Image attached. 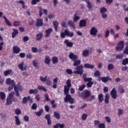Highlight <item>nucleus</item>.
I'll return each instance as SVG.
<instances>
[{
    "label": "nucleus",
    "mask_w": 128,
    "mask_h": 128,
    "mask_svg": "<svg viewBox=\"0 0 128 128\" xmlns=\"http://www.w3.org/2000/svg\"><path fill=\"white\" fill-rule=\"evenodd\" d=\"M67 85L64 86V94L66 96L64 98V102H69L72 104L74 102V99L72 98L70 94H68L70 92V88L72 86V80L70 79H68L66 82Z\"/></svg>",
    "instance_id": "nucleus-1"
},
{
    "label": "nucleus",
    "mask_w": 128,
    "mask_h": 128,
    "mask_svg": "<svg viewBox=\"0 0 128 128\" xmlns=\"http://www.w3.org/2000/svg\"><path fill=\"white\" fill-rule=\"evenodd\" d=\"M82 62L80 60H76L74 62V66H76L75 68L76 71H74V74H80V76H82L84 74V65H80Z\"/></svg>",
    "instance_id": "nucleus-2"
},
{
    "label": "nucleus",
    "mask_w": 128,
    "mask_h": 128,
    "mask_svg": "<svg viewBox=\"0 0 128 128\" xmlns=\"http://www.w3.org/2000/svg\"><path fill=\"white\" fill-rule=\"evenodd\" d=\"M84 80V82H88L86 84V86L87 88H92V84H94V82H92V78H87L86 77L88 76V74L84 73L82 75Z\"/></svg>",
    "instance_id": "nucleus-3"
},
{
    "label": "nucleus",
    "mask_w": 128,
    "mask_h": 128,
    "mask_svg": "<svg viewBox=\"0 0 128 128\" xmlns=\"http://www.w3.org/2000/svg\"><path fill=\"white\" fill-rule=\"evenodd\" d=\"M78 96L79 98H82V100H86V98H88L90 96V92L88 90H86V91L82 92H78Z\"/></svg>",
    "instance_id": "nucleus-4"
},
{
    "label": "nucleus",
    "mask_w": 128,
    "mask_h": 128,
    "mask_svg": "<svg viewBox=\"0 0 128 128\" xmlns=\"http://www.w3.org/2000/svg\"><path fill=\"white\" fill-rule=\"evenodd\" d=\"M66 36H69V38H72L74 36V34L72 32L68 31V30H65L64 32H62L60 33L61 38H66Z\"/></svg>",
    "instance_id": "nucleus-5"
},
{
    "label": "nucleus",
    "mask_w": 128,
    "mask_h": 128,
    "mask_svg": "<svg viewBox=\"0 0 128 128\" xmlns=\"http://www.w3.org/2000/svg\"><path fill=\"white\" fill-rule=\"evenodd\" d=\"M117 46L116 47V50L117 52H122L124 48V42L121 40L120 41L118 44Z\"/></svg>",
    "instance_id": "nucleus-6"
},
{
    "label": "nucleus",
    "mask_w": 128,
    "mask_h": 128,
    "mask_svg": "<svg viewBox=\"0 0 128 128\" xmlns=\"http://www.w3.org/2000/svg\"><path fill=\"white\" fill-rule=\"evenodd\" d=\"M110 94L114 100H116L118 98V94H116V88H114L110 92Z\"/></svg>",
    "instance_id": "nucleus-7"
},
{
    "label": "nucleus",
    "mask_w": 128,
    "mask_h": 128,
    "mask_svg": "<svg viewBox=\"0 0 128 128\" xmlns=\"http://www.w3.org/2000/svg\"><path fill=\"white\" fill-rule=\"evenodd\" d=\"M100 78L102 82H104V84H106L108 80H110L112 82V78H110V76H104V77H100Z\"/></svg>",
    "instance_id": "nucleus-8"
},
{
    "label": "nucleus",
    "mask_w": 128,
    "mask_h": 128,
    "mask_svg": "<svg viewBox=\"0 0 128 128\" xmlns=\"http://www.w3.org/2000/svg\"><path fill=\"white\" fill-rule=\"evenodd\" d=\"M36 28H38V26H44V21L42 18L36 19V22L35 24Z\"/></svg>",
    "instance_id": "nucleus-9"
},
{
    "label": "nucleus",
    "mask_w": 128,
    "mask_h": 128,
    "mask_svg": "<svg viewBox=\"0 0 128 128\" xmlns=\"http://www.w3.org/2000/svg\"><path fill=\"white\" fill-rule=\"evenodd\" d=\"M68 58H70V60H72L74 62L75 60H76L78 58V56L74 54L73 52H71L69 54Z\"/></svg>",
    "instance_id": "nucleus-10"
},
{
    "label": "nucleus",
    "mask_w": 128,
    "mask_h": 128,
    "mask_svg": "<svg viewBox=\"0 0 128 128\" xmlns=\"http://www.w3.org/2000/svg\"><path fill=\"white\" fill-rule=\"evenodd\" d=\"M90 34L91 36H96V34H98V29L96 28L93 27L92 28L90 31Z\"/></svg>",
    "instance_id": "nucleus-11"
},
{
    "label": "nucleus",
    "mask_w": 128,
    "mask_h": 128,
    "mask_svg": "<svg viewBox=\"0 0 128 128\" xmlns=\"http://www.w3.org/2000/svg\"><path fill=\"white\" fill-rule=\"evenodd\" d=\"M80 28H84L86 26V20H82L80 21L79 22Z\"/></svg>",
    "instance_id": "nucleus-12"
},
{
    "label": "nucleus",
    "mask_w": 128,
    "mask_h": 128,
    "mask_svg": "<svg viewBox=\"0 0 128 128\" xmlns=\"http://www.w3.org/2000/svg\"><path fill=\"white\" fill-rule=\"evenodd\" d=\"M18 68L22 70V72H24V70H26L28 68L27 66H25L24 68V62H22L18 66Z\"/></svg>",
    "instance_id": "nucleus-13"
},
{
    "label": "nucleus",
    "mask_w": 128,
    "mask_h": 128,
    "mask_svg": "<svg viewBox=\"0 0 128 128\" xmlns=\"http://www.w3.org/2000/svg\"><path fill=\"white\" fill-rule=\"evenodd\" d=\"M64 44H66V46L68 48H72V46H74V43H72V42H70V40H66L64 41Z\"/></svg>",
    "instance_id": "nucleus-14"
},
{
    "label": "nucleus",
    "mask_w": 128,
    "mask_h": 128,
    "mask_svg": "<svg viewBox=\"0 0 128 128\" xmlns=\"http://www.w3.org/2000/svg\"><path fill=\"white\" fill-rule=\"evenodd\" d=\"M13 52L14 54H20V48L18 46H14L13 47Z\"/></svg>",
    "instance_id": "nucleus-15"
},
{
    "label": "nucleus",
    "mask_w": 128,
    "mask_h": 128,
    "mask_svg": "<svg viewBox=\"0 0 128 128\" xmlns=\"http://www.w3.org/2000/svg\"><path fill=\"white\" fill-rule=\"evenodd\" d=\"M6 84L8 86H10V84H11V86H15L16 84L14 83V80H12L10 78L6 80Z\"/></svg>",
    "instance_id": "nucleus-16"
},
{
    "label": "nucleus",
    "mask_w": 128,
    "mask_h": 128,
    "mask_svg": "<svg viewBox=\"0 0 128 128\" xmlns=\"http://www.w3.org/2000/svg\"><path fill=\"white\" fill-rule=\"evenodd\" d=\"M52 32V28H50L48 29H47L46 30L45 32H46V35L45 36L46 38H48L50 36V34Z\"/></svg>",
    "instance_id": "nucleus-17"
},
{
    "label": "nucleus",
    "mask_w": 128,
    "mask_h": 128,
    "mask_svg": "<svg viewBox=\"0 0 128 128\" xmlns=\"http://www.w3.org/2000/svg\"><path fill=\"white\" fill-rule=\"evenodd\" d=\"M64 128V124H60L58 122L53 126V128Z\"/></svg>",
    "instance_id": "nucleus-18"
},
{
    "label": "nucleus",
    "mask_w": 128,
    "mask_h": 128,
    "mask_svg": "<svg viewBox=\"0 0 128 128\" xmlns=\"http://www.w3.org/2000/svg\"><path fill=\"white\" fill-rule=\"evenodd\" d=\"M98 101L99 104H102V102H104V94H102L98 95Z\"/></svg>",
    "instance_id": "nucleus-19"
},
{
    "label": "nucleus",
    "mask_w": 128,
    "mask_h": 128,
    "mask_svg": "<svg viewBox=\"0 0 128 128\" xmlns=\"http://www.w3.org/2000/svg\"><path fill=\"white\" fill-rule=\"evenodd\" d=\"M84 67L86 68H90V70H92V68H94V65L90 64H84Z\"/></svg>",
    "instance_id": "nucleus-20"
},
{
    "label": "nucleus",
    "mask_w": 128,
    "mask_h": 128,
    "mask_svg": "<svg viewBox=\"0 0 128 128\" xmlns=\"http://www.w3.org/2000/svg\"><path fill=\"white\" fill-rule=\"evenodd\" d=\"M88 54H90V50H84L82 52V55L84 58H86V56H88Z\"/></svg>",
    "instance_id": "nucleus-21"
},
{
    "label": "nucleus",
    "mask_w": 128,
    "mask_h": 128,
    "mask_svg": "<svg viewBox=\"0 0 128 128\" xmlns=\"http://www.w3.org/2000/svg\"><path fill=\"white\" fill-rule=\"evenodd\" d=\"M13 30L14 32L12 34V38H14L17 34H18V31L16 29H13Z\"/></svg>",
    "instance_id": "nucleus-22"
},
{
    "label": "nucleus",
    "mask_w": 128,
    "mask_h": 128,
    "mask_svg": "<svg viewBox=\"0 0 128 128\" xmlns=\"http://www.w3.org/2000/svg\"><path fill=\"white\" fill-rule=\"evenodd\" d=\"M38 92V90L36 88L31 89L29 90V94H37Z\"/></svg>",
    "instance_id": "nucleus-23"
},
{
    "label": "nucleus",
    "mask_w": 128,
    "mask_h": 128,
    "mask_svg": "<svg viewBox=\"0 0 128 128\" xmlns=\"http://www.w3.org/2000/svg\"><path fill=\"white\" fill-rule=\"evenodd\" d=\"M2 18H4V22H5L7 26H12V23H10V20H8V18H6V16H3Z\"/></svg>",
    "instance_id": "nucleus-24"
},
{
    "label": "nucleus",
    "mask_w": 128,
    "mask_h": 128,
    "mask_svg": "<svg viewBox=\"0 0 128 128\" xmlns=\"http://www.w3.org/2000/svg\"><path fill=\"white\" fill-rule=\"evenodd\" d=\"M105 104H108L110 103V94H107L105 95V99L104 100Z\"/></svg>",
    "instance_id": "nucleus-25"
},
{
    "label": "nucleus",
    "mask_w": 128,
    "mask_h": 128,
    "mask_svg": "<svg viewBox=\"0 0 128 128\" xmlns=\"http://www.w3.org/2000/svg\"><path fill=\"white\" fill-rule=\"evenodd\" d=\"M53 116L56 120L60 118V114L58 112H54Z\"/></svg>",
    "instance_id": "nucleus-26"
},
{
    "label": "nucleus",
    "mask_w": 128,
    "mask_h": 128,
    "mask_svg": "<svg viewBox=\"0 0 128 128\" xmlns=\"http://www.w3.org/2000/svg\"><path fill=\"white\" fill-rule=\"evenodd\" d=\"M86 2L87 4V7L88 10H92V3L88 0L86 1Z\"/></svg>",
    "instance_id": "nucleus-27"
},
{
    "label": "nucleus",
    "mask_w": 128,
    "mask_h": 128,
    "mask_svg": "<svg viewBox=\"0 0 128 128\" xmlns=\"http://www.w3.org/2000/svg\"><path fill=\"white\" fill-rule=\"evenodd\" d=\"M44 62L46 64H50V56H46L45 58Z\"/></svg>",
    "instance_id": "nucleus-28"
},
{
    "label": "nucleus",
    "mask_w": 128,
    "mask_h": 128,
    "mask_svg": "<svg viewBox=\"0 0 128 128\" xmlns=\"http://www.w3.org/2000/svg\"><path fill=\"white\" fill-rule=\"evenodd\" d=\"M42 36H43V34H42V32L36 35V40L39 42V40H42Z\"/></svg>",
    "instance_id": "nucleus-29"
},
{
    "label": "nucleus",
    "mask_w": 128,
    "mask_h": 128,
    "mask_svg": "<svg viewBox=\"0 0 128 128\" xmlns=\"http://www.w3.org/2000/svg\"><path fill=\"white\" fill-rule=\"evenodd\" d=\"M52 62L54 64H58V58L56 56H54L52 58Z\"/></svg>",
    "instance_id": "nucleus-30"
},
{
    "label": "nucleus",
    "mask_w": 128,
    "mask_h": 128,
    "mask_svg": "<svg viewBox=\"0 0 128 128\" xmlns=\"http://www.w3.org/2000/svg\"><path fill=\"white\" fill-rule=\"evenodd\" d=\"M14 118L16 124H17V126H20V120L18 116H15Z\"/></svg>",
    "instance_id": "nucleus-31"
},
{
    "label": "nucleus",
    "mask_w": 128,
    "mask_h": 128,
    "mask_svg": "<svg viewBox=\"0 0 128 128\" xmlns=\"http://www.w3.org/2000/svg\"><path fill=\"white\" fill-rule=\"evenodd\" d=\"M53 24L54 28H55V30L56 32L58 30V21H54Z\"/></svg>",
    "instance_id": "nucleus-32"
},
{
    "label": "nucleus",
    "mask_w": 128,
    "mask_h": 128,
    "mask_svg": "<svg viewBox=\"0 0 128 128\" xmlns=\"http://www.w3.org/2000/svg\"><path fill=\"white\" fill-rule=\"evenodd\" d=\"M78 16V13H75L74 14V18L73 19L74 22H78V20L80 18V16Z\"/></svg>",
    "instance_id": "nucleus-33"
},
{
    "label": "nucleus",
    "mask_w": 128,
    "mask_h": 128,
    "mask_svg": "<svg viewBox=\"0 0 128 128\" xmlns=\"http://www.w3.org/2000/svg\"><path fill=\"white\" fill-rule=\"evenodd\" d=\"M68 24L72 26L73 28H76V24H74V23L72 21L69 20L68 22Z\"/></svg>",
    "instance_id": "nucleus-34"
},
{
    "label": "nucleus",
    "mask_w": 128,
    "mask_h": 128,
    "mask_svg": "<svg viewBox=\"0 0 128 128\" xmlns=\"http://www.w3.org/2000/svg\"><path fill=\"white\" fill-rule=\"evenodd\" d=\"M12 70H6L4 72V76H8V74H12Z\"/></svg>",
    "instance_id": "nucleus-35"
},
{
    "label": "nucleus",
    "mask_w": 128,
    "mask_h": 128,
    "mask_svg": "<svg viewBox=\"0 0 128 128\" xmlns=\"http://www.w3.org/2000/svg\"><path fill=\"white\" fill-rule=\"evenodd\" d=\"M38 88L39 90H44V92H48V90H46V88L42 86H38Z\"/></svg>",
    "instance_id": "nucleus-36"
},
{
    "label": "nucleus",
    "mask_w": 128,
    "mask_h": 128,
    "mask_svg": "<svg viewBox=\"0 0 128 128\" xmlns=\"http://www.w3.org/2000/svg\"><path fill=\"white\" fill-rule=\"evenodd\" d=\"M50 104H52V108H56L57 105H56V104L55 100H52V101H51Z\"/></svg>",
    "instance_id": "nucleus-37"
},
{
    "label": "nucleus",
    "mask_w": 128,
    "mask_h": 128,
    "mask_svg": "<svg viewBox=\"0 0 128 128\" xmlns=\"http://www.w3.org/2000/svg\"><path fill=\"white\" fill-rule=\"evenodd\" d=\"M116 60H122L124 58V54H119L116 56Z\"/></svg>",
    "instance_id": "nucleus-38"
},
{
    "label": "nucleus",
    "mask_w": 128,
    "mask_h": 128,
    "mask_svg": "<svg viewBox=\"0 0 128 128\" xmlns=\"http://www.w3.org/2000/svg\"><path fill=\"white\" fill-rule=\"evenodd\" d=\"M12 104V99L7 98L6 104L7 106H10V104Z\"/></svg>",
    "instance_id": "nucleus-39"
},
{
    "label": "nucleus",
    "mask_w": 128,
    "mask_h": 128,
    "mask_svg": "<svg viewBox=\"0 0 128 128\" xmlns=\"http://www.w3.org/2000/svg\"><path fill=\"white\" fill-rule=\"evenodd\" d=\"M108 12V10L105 7H102L100 9V14H104L105 12Z\"/></svg>",
    "instance_id": "nucleus-40"
},
{
    "label": "nucleus",
    "mask_w": 128,
    "mask_h": 128,
    "mask_svg": "<svg viewBox=\"0 0 128 128\" xmlns=\"http://www.w3.org/2000/svg\"><path fill=\"white\" fill-rule=\"evenodd\" d=\"M86 88V84H83L82 86H79L78 90L80 92H82Z\"/></svg>",
    "instance_id": "nucleus-41"
},
{
    "label": "nucleus",
    "mask_w": 128,
    "mask_h": 128,
    "mask_svg": "<svg viewBox=\"0 0 128 128\" xmlns=\"http://www.w3.org/2000/svg\"><path fill=\"white\" fill-rule=\"evenodd\" d=\"M122 66H126L128 64V58H124L122 61Z\"/></svg>",
    "instance_id": "nucleus-42"
},
{
    "label": "nucleus",
    "mask_w": 128,
    "mask_h": 128,
    "mask_svg": "<svg viewBox=\"0 0 128 128\" xmlns=\"http://www.w3.org/2000/svg\"><path fill=\"white\" fill-rule=\"evenodd\" d=\"M15 114H17V116H20V114H22V110H20V108H17L15 110Z\"/></svg>",
    "instance_id": "nucleus-43"
},
{
    "label": "nucleus",
    "mask_w": 128,
    "mask_h": 128,
    "mask_svg": "<svg viewBox=\"0 0 128 128\" xmlns=\"http://www.w3.org/2000/svg\"><path fill=\"white\" fill-rule=\"evenodd\" d=\"M43 112L44 110H42V109H40L38 112H35V114L36 116H40Z\"/></svg>",
    "instance_id": "nucleus-44"
},
{
    "label": "nucleus",
    "mask_w": 128,
    "mask_h": 128,
    "mask_svg": "<svg viewBox=\"0 0 128 128\" xmlns=\"http://www.w3.org/2000/svg\"><path fill=\"white\" fill-rule=\"evenodd\" d=\"M0 97L1 100H4L6 98V94L4 92H0Z\"/></svg>",
    "instance_id": "nucleus-45"
},
{
    "label": "nucleus",
    "mask_w": 128,
    "mask_h": 128,
    "mask_svg": "<svg viewBox=\"0 0 128 128\" xmlns=\"http://www.w3.org/2000/svg\"><path fill=\"white\" fill-rule=\"evenodd\" d=\"M38 60H32V65L35 68H38Z\"/></svg>",
    "instance_id": "nucleus-46"
},
{
    "label": "nucleus",
    "mask_w": 128,
    "mask_h": 128,
    "mask_svg": "<svg viewBox=\"0 0 128 128\" xmlns=\"http://www.w3.org/2000/svg\"><path fill=\"white\" fill-rule=\"evenodd\" d=\"M14 92H12L10 93L7 98L12 100V98H14Z\"/></svg>",
    "instance_id": "nucleus-47"
},
{
    "label": "nucleus",
    "mask_w": 128,
    "mask_h": 128,
    "mask_svg": "<svg viewBox=\"0 0 128 128\" xmlns=\"http://www.w3.org/2000/svg\"><path fill=\"white\" fill-rule=\"evenodd\" d=\"M118 92H120V94H124V90L122 86H120L118 87Z\"/></svg>",
    "instance_id": "nucleus-48"
},
{
    "label": "nucleus",
    "mask_w": 128,
    "mask_h": 128,
    "mask_svg": "<svg viewBox=\"0 0 128 128\" xmlns=\"http://www.w3.org/2000/svg\"><path fill=\"white\" fill-rule=\"evenodd\" d=\"M114 68V64H108V70H112Z\"/></svg>",
    "instance_id": "nucleus-49"
},
{
    "label": "nucleus",
    "mask_w": 128,
    "mask_h": 128,
    "mask_svg": "<svg viewBox=\"0 0 128 128\" xmlns=\"http://www.w3.org/2000/svg\"><path fill=\"white\" fill-rule=\"evenodd\" d=\"M32 2L31 4L32 5H36L38 2H40V0H31Z\"/></svg>",
    "instance_id": "nucleus-50"
},
{
    "label": "nucleus",
    "mask_w": 128,
    "mask_h": 128,
    "mask_svg": "<svg viewBox=\"0 0 128 128\" xmlns=\"http://www.w3.org/2000/svg\"><path fill=\"white\" fill-rule=\"evenodd\" d=\"M35 98L37 102H40V95L36 94L35 96Z\"/></svg>",
    "instance_id": "nucleus-51"
},
{
    "label": "nucleus",
    "mask_w": 128,
    "mask_h": 128,
    "mask_svg": "<svg viewBox=\"0 0 128 128\" xmlns=\"http://www.w3.org/2000/svg\"><path fill=\"white\" fill-rule=\"evenodd\" d=\"M21 24L20 21H16L14 22V26H20Z\"/></svg>",
    "instance_id": "nucleus-52"
},
{
    "label": "nucleus",
    "mask_w": 128,
    "mask_h": 128,
    "mask_svg": "<svg viewBox=\"0 0 128 128\" xmlns=\"http://www.w3.org/2000/svg\"><path fill=\"white\" fill-rule=\"evenodd\" d=\"M46 78H47L46 76L44 78H43L42 76H40V80H41V82H46Z\"/></svg>",
    "instance_id": "nucleus-53"
},
{
    "label": "nucleus",
    "mask_w": 128,
    "mask_h": 128,
    "mask_svg": "<svg viewBox=\"0 0 128 128\" xmlns=\"http://www.w3.org/2000/svg\"><path fill=\"white\" fill-rule=\"evenodd\" d=\"M66 72L68 74H72L74 72L72 69H66Z\"/></svg>",
    "instance_id": "nucleus-54"
},
{
    "label": "nucleus",
    "mask_w": 128,
    "mask_h": 128,
    "mask_svg": "<svg viewBox=\"0 0 128 128\" xmlns=\"http://www.w3.org/2000/svg\"><path fill=\"white\" fill-rule=\"evenodd\" d=\"M100 76V73L99 70H96L94 74V76L97 78V76Z\"/></svg>",
    "instance_id": "nucleus-55"
},
{
    "label": "nucleus",
    "mask_w": 128,
    "mask_h": 128,
    "mask_svg": "<svg viewBox=\"0 0 128 128\" xmlns=\"http://www.w3.org/2000/svg\"><path fill=\"white\" fill-rule=\"evenodd\" d=\"M19 56L21 58H24L26 57V53L24 52H21L19 54Z\"/></svg>",
    "instance_id": "nucleus-56"
},
{
    "label": "nucleus",
    "mask_w": 128,
    "mask_h": 128,
    "mask_svg": "<svg viewBox=\"0 0 128 128\" xmlns=\"http://www.w3.org/2000/svg\"><path fill=\"white\" fill-rule=\"evenodd\" d=\"M39 16L40 18H42V7H39Z\"/></svg>",
    "instance_id": "nucleus-57"
},
{
    "label": "nucleus",
    "mask_w": 128,
    "mask_h": 128,
    "mask_svg": "<svg viewBox=\"0 0 128 128\" xmlns=\"http://www.w3.org/2000/svg\"><path fill=\"white\" fill-rule=\"evenodd\" d=\"M123 54H128V46H126L124 50Z\"/></svg>",
    "instance_id": "nucleus-58"
},
{
    "label": "nucleus",
    "mask_w": 128,
    "mask_h": 128,
    "mask_svg": "<svg viewBox=\"0 0 128 128\" xmlns=\"http://www.w3.org/2000/svg\"><path fill=\"white\" fill-rule=\"evenodd\" d=\"M87 118H88V114H84L82 115V118L83 120H86Z\"/></svg>",
    "instance_id": "nucleus-59"
},
{
    "label": "nucleus",
    "mask_w": 128,
    "mask_h": 128,
    "mask_svg": "<svg viewBox=\"0 0 128 128\" xmlns=\"http://www.w3.org/2000/svg\"><path fill=\"white\" fill-rule=\"evenodd\" d=\"M105 120H106V122H108V124H110V122H111L110 118V116H106Z\"/></svg>",
    "instance_id": "nucleus-60"
},
{
    "label": "nucleus",
    "mask_w": 128,
    "mask_h": 128,
    "mask_svg": "<svg viewBox=\"0 0 128 128\" xmlns=\"http://www.w3.org/2000/svg\"><path fill=\"white\" fill-rule=\"evenodd\" d=\"M104 36H105V38H108V36H110V30H107Z\"/></svg>",
    "instance_id": "nucleus-61"
},
{
    "label": "nucleus",
    "mask_w": 128,
    "mask_h": 128,
    "mask_svg": "<svg viewBox=\"0 0 128 128\" xmlns=\"http://www.w3.org/2000/svg\"><path fill=\"white\" fill-rule=\"evenodd\" d=\"M122 114H124V111L122 109L118 110V116H122Z\"/></svg>",
    "instance_id": "nucleus-62"
},
{
    "label": "nucleus",
    "mask_w": 128,
    "mask_h": 128,
    "mask_svg": "<svg viewBox=\"0 0 128 128\" xmlns=\"http://www.w3.org/2000/svg\"><path fill=\"white\" fill-rule=\"evenodd\" d=\"M28 97H24L22 99V102L24 104H26L28 102Z\"/></svg>",
    "instance_id": "nucleus-63"
},
{
    "label": "nucleus",
    "mask_w": 128,
    "mask_h": 128,
    "mask_svg": "<svg viewBox=\"0 0 128 128\" xmlns=\"http://www.w3.org/2000/svg\"><path fill=\"white\" fill-rule=\"evenodd\" d=\"M99 128H106V125L104 123H101L98 125Z\"/></svg>",
    "instance_id": "nucleus-64"
}]
</instances>
